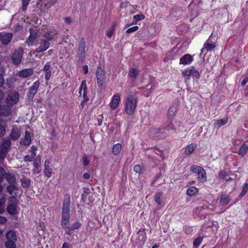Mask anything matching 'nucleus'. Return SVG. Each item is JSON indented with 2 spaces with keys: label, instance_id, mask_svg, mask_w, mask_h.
<instances>
[{
  "label": "nucleus",
  "instance_id": "nucleus-1",
  "mask_svg": "<svg viewBox=\"0 0 248 248\" xmlns=\"http://www.w3.org/2000/svg\"><path fill=\"white\" fill-rule=\"evenodd\" d=\"M125 102V111L129 115H132L135 111L138 102L136 92L128 91Z\"/></svg>",
  "mask_w": 248,
  "mask_h": 248
},
{
  "label": "nucleus",
  "instance_id": "nucleus-2",
  "mask_svg": "<svg viewBox=\"0 0 248 248\" xmlns=\"http://www.w3.org/2000/svg\"><path fill=\"white\" fill-rule=\"evenodd\" d=\"M60 33V31L53 26L45 27L43 30V37L49 41L57 39V35Z\"/></svg>",
  "mask_w": 248,
  "mask_h": 248
},
{
  "label": "nucleus",
  "instance_id": "nucleus-3",
  "mask_svg": "<svg viewBox=\"0 0 248 248\" xmlns=\"http://www.w3.org/2000/svg\"><path fill=\"white\" fill-rule=\"evenodd\" d=\"M70 196L69 194L65 195L62 202V217H70L72 211L70 210Z\"/></svg>",
  "mask_w": 248,
  "mask_h": 248
},
{
  "label": "nucleus",
  "instance_id": "nucleus-4",
  "mask_svg": "<svg viewBox=\"0 0 248 248\" xmlns=\"http://www.w3.org/2000/svg\"><path fill=\"white\" fill-rule=\"evenodd\" d=\"M23 50L21 47L15 49L11 54V60L15 65H19L23 58Z\"/></svg>",
  "mask_w": 248,
  "mask_h": 248
},
{
  "label": "nucleus",
  "instance_id": "nucleus-5",
  "mask_svg": "<svg viewBox=\"0 0 248 248\" xmlns=\"http://www.w3.org/2000/svg\"><path fill=\"white\" fill-rule=\"evenodd\" d=\"M96 77L98 87L101 88H104L106 86V76L105 71L102 67H99L97 69Z\"/></svg>",
  "mask_w": 248,
  "mask_h": 248
},
{
  "label": "nucleus",
  "instance_id": "nucleus-6",
  "mask_svg": "<svg viewBox=\"0 0 248 248\" xmlns=\"http://www.w3.org/2000/svg\"><path fill=\"white\" fill-rule=\"evenodd\" d=\"M182 75L186 81L189 79L190 76L195 78L197 79H198L200 76L199 72L193 66L184 70Z\"/></svg>",
  "mask_w": 248,
  "mask_h": 248
},
{
  "label": "nucleus",
  "instance_id": "nucleus-7",
  "mask_svg": "<svg viewBox=\"0 0 248 248\" xmlns=\"http://www.w3.org/2000/svg\"><path fill=\"white\" fill-rule=\"evenodd\" d=\"M86 42L84 38H81L78 43V55L79 60L83 61L85 58Z\"/></svg>",
  "mask_w": 248,
  "mask_h": 248
},
{
  "label": "nucleus",
  "instance_id": "nucleus-8",
  "mask_svg": "<svg viewBox=\"0 0 248 248\" xmlns=\"http://www.w3.org/2000/svg\"><path fill=\"white\" fill-rule=\"evenodd\" d=\"M49 40L45 38H42L39 42L40 46L35 49L36 53H41L46 50L50 46V43Z\"/></svg>",
  "mask_w": 248,
  "mask_h": 248
},
{
  "label": "nucleus",
  "instance_id": "nucleus-9",
  "mask_svg": "<svg viewBox=\"0 0 248 248\" xmlns=\"http://www.w3.org/2000/svg\"><path fill=\"white\" fill-rule=\"evenodd\" d=\"M40 84V82L37 80L33 83L32 86L29 88V92L27 94L29 99L32 100L33 99L35 94L38 91Z\"/></svg>",
  "mask_w": 248,
  "mask_h": 248
},
{
  "label": "nucleus",
  "instance_id": "nucleus-10",
  "mask_svg": "<svg viewBox=\"0 0 248 248\" xmlns=\"http://www.w3.org/2000/svg\"><path fill=\"white\" fill-rule=\"evenodd\" d=\"M146 240V234L144 230H140L137 233L136 243L139 246H142Z\"/></svg>",
  "mask_w": 248,
  "mask_h": 248
},
{
  "label": "nucleus",
  "instance_id": "nucleus-11",
  "mask_svg": "<svg viewBox=\"0 0 248 248\" xmlns=\"http://www.w3.org/2000/svg\"><path fill=\"white\" fill-rule=\"evenodd\" d=\"M19 93L16 92L11 93L6 98V103L11 106L16 104L19 99Z\"/></svg>",
  "mask_w": 248,
  "mask_h": 248
},
{
  "label": "nucleus",
  "instance_id": "nucleus-12",
  "mask_svg": "<svg viewBox=\"0 0 248 248\" xmlns=\"http://www.w3.org/2000/svg\"><path fill=\"white\" fill-rule=\"evenodd\" d=\"M13 37V34L10 32H0V42L4 45H8Z\"/></svg>",
  "mask_w": 248,
  "mask_h": 248
},
{
  "label": "nucleus",
  "instance_id": "nucleus-13",
  "mask_svg": "<svg viewBox=\"0 0 248 248\" xmlns=\"http://www.w3.org/2000/svg\"><path fill=\"white\" fill-rule=\"evenodd\" d=\"M29 31L30 34L27 40V43L29 46H31L32 45L33 42L38 37V34L37 31L32 28H30L29 29Z\"/></svg>",
  "mask_w": 248,
  "mask_h": 248
},
{
  "label": "nucleus",
  "instance_id": "nucleus-14",
  "mask_svg": "<svg viewBox=\"0 0 248 248\" xmlns=\"http://www.w3.org/2000/svg\"><path fill=\"white\" fill-rule=\"evenodd\" d=\"M11 108L8 105H0V116L7 117L11 114Z\"/></svg>",
  "mask_w": 248,
  "mask_h": 248
},
{
  "label": "nucleus",
  "instance_id": "nucleus-15",
  "mask_svg": "<svg viewBox=\"0 0 248 248\" xmlns=\"http://www.w3.org/2000/svg\"><path fill=\"white\" fill-rule=\"evenodd\" d=\"M16 184L9 185L6 187V192L10 195H17L19 188L16 186Z\"/></svg>",
  "mask_w": 248,
  "mask_h": 248
},
{
  "label": "nucleus",
  "instance_id": "nucleus-16",
  "mask_svg": "<svg viewBox=\"0 0 248 248\" xmlns=\"http://www.w3.org/2000/svg\"><path fill=\"white\" fill-rule=\"evenodd\" d=\"M21 136V131L16 126H13L10 135V138L14 140L19 139Z\"/></svg>",
  "mask_w": 248,
  "mask_h": 248
},
{
  "label": "nucleus",
  "instance_id": "nucleus-17",
  "mask_svg": "<svg viewBox=\"0 0 248 248\" xmlns=\"http://www.w3.org/2000/svg\"><path fill=\"white\" fill-rule=\"evenodd\" d=\"M83 90V101L87 102L89 101V98L87 95V86H86V82L85 80H83L80 84V91L79 93L80 94H81V92Z\"/></svg>",
  "mask_w": 248,
  "mask_h": 248
},
{
  "label": "nucleus",
  "instance_id": "nucleus-18",
  "mask_svg": "<svg viewBox=\"0 0 248 248\" xmlns=\"http://www.w3.org/2000/svg\"><path fill=\"white\" fill-rule=\"evenodd\" d=\"M33 74V70L31 68L24 69L18 72V75L19 77L23 78H27Z\"/></svg>",
  "mask_w": 248,
  "mask_h": 248
},
{
  "label": "nucleus",
  "instance_id": "nucleus-19",
  "mask_svg": "<svg viewBox=\"0 0 248 248\" xmlns=\"http://www.w3.org/2000/svg\"><path fill=\"white\" fill-rule=\"evenodd\" d=\"M193 60V57L190 54H186L180 58V63L184 65L189 64Z\"/></svg>",
  "mask_w": 248,
  "mask_h": 248
},
{
  "label": "nucleus",
  "instance_id": "nucleus-20",
  "mask_svg": "<svg viewBox=\"0 0 248 248\" xmlns=\"http://www.w3.org/2000/svg\"><path fill=\"white\" fill-rule=\"evenodd\" d=\"M7 211L10 215H16L18 213L17 204L15 203L9 204L7 207Z\"/></svg>",
  "mask_w": 248,
  "mask_h": 248
},
{
  "label": "nucleus",
  "instance_id": "nucleus-21",
  "mask_svg": "<svg viewBox=\"0 0 248 248\" xmlns=\"http://www.w3.org/2000/svg\"><path fill=\"white\" fill-rule=\"evenodd\" d=\"M120 100V95L119 93L115 94L113 98L111 100V101L110 103V108L112 109H115L119 103Z\"/></svg>",
  "mask_w": 248,
  "mask_h": 248
},
{
  "label": "nucleus",
  "instance_id": "nucleus-22",
  "mask_svg": "<svg viewBox=\"0 0 248 248\" xmlns=\"http://www.w3.org/2000/svg\"><path fill=\"white\" fill-rule=\"evenodd\" d=\"M21 144L25 146H29L31 143L30 133L26 131L25 133V137L20 141Z\"/></svg>",
  "mask_w": 248,
  "mask_h": 248
},
{
  "label": "nucleus",
  "instance_id": "nucleus-23",
  "mask_svg": "<svg viewBox=\"0 0 248 248\" xmlns=\"http://www.w3.org/2000/svg\"><path fill=\"white\" fill-rule=\"evenodd\" d=\"M162 197L163 193L162 192L155 193L154 196V201L157 205L162 206L164 204Z\"/></svg>",
  "mask_w": 248,
  "mask_h": 248
},
{
  "label": "nucleus",
  "instance_id": "nucleus-24",
  "mask_svg": "<svg viewBox=\"0 0 248 248\" xmlns=\"http://www.w3.org/2000/svg\"><path fill=\"white\" fill-rule=\"evenodd\" d=\"M50 161L48 160L45 161V169L44 170V175L47 178L51 177L52 173V169L50 167Z\"/></svg>",
  "mask_w": 248,
  "mask_h": 248
},
{
  "label": "nucleus",
  "instance_id": "nucleus-25",
  "mask_svg": "<svg viewBox=\"0 0 248 248\" xmlns=\"http://www.w3.org/2000/svg\"><path fill=\"white\" fill-rule=\"evenodd\" d=\"M5 178L9 185L16 184V179L14 173L7 172L5 176Z\"/></svg>",
  "mask_w": 248,
  "mask_h": 248
},
{
  "label": "nucleus",
  "instance_id": "nucleus-26",
  "mask_svg": "<svg viewBox=\"0 0 248 248\" xmlns=\"http://www.w3.org/2000/svg\"><path fill=\"white\" fill-rule=\"evenodd\" d=\"M210 38H209L206 43L204 44V47L201 49V53H203L205 50L206 53L209 51L213 49L216 46L214 43H210L209 42Z\"/></svg>",
  "mask_w": 248,
  "mask_h": 248
},
{
  "label": "nucleus",
  "instance_id": "nucleus-27",
  "mask_svg": "<svg viewBox=\"0 0 248 248\" xmlns=\"http://www.w3.org/2000/svg\"><path fill=\"white\" fill-rule=\"evenodd\" d=\"M6 241H15L17 240L16 232L14 231L10 230L6 234Z\"/></svg>",
  "mask_w": 248,
  "mask_h": 248
},
{
  "label": "nucleus",
  "instance_id": "nucleus-28",
  "mask_svg": "<svg viewBox=\"0 0 248 248\" xmlns=\"http://www.w3.org/2000/svg\"><path fill=\"white\" fill-rule=\"evenodd\" d=\"M155 87V84L154 83H149L147 85L146 90L143 92V94L146 97H148Z\"/></svg>",
  "mask_w": 248,
  "mask_h": 248
},
{
  "label": "nucleus",
  "instance_id": "nucleus-29",
  "mask_svg": "<svg viewBox=\"0 0 248 248\" xmlns=\"http://www.w3.org/2000/svg\"><path fill=\"white\" fill-rule=\"evenodd\" d=\"M198 180L201 182H204L206 181V173L205 170L203 168H202L201 170L198 173Z\"/></svg>",
  "mask_w": 248,
  "mask_h": 248
},
{
  "label": "nucleus",
  "instance_id": "nucleus-30",
  "mask_svg": "<svg viewBox=\"0 0 248 248\" xmlns=\"http://www.w3.org/2000/svg\"><path fill=\"white\" fill-rule=\"evenodd\" d=\"M231 201V199L228 195L222 194L220 196L219 203L221 205L227 204Z\"/></svg>",
  "mask_w": 248,
  "mask_h": 248
},
{
  "label": "nucleus",
  "instance_id": "nucleus-31",
  "mask_svg": "<svg viewBox=\"0 0 248 248\" xmlns=\"http://www.w3.org/2000/svg\"><path fill=\"white\" fill-rule=\"evenodd\" d=\"M227 119H223L216 120L214 124L215 128L219 129L221 126L226 124L227 123Z\"/></svg>",
  "mask_w": 248,
  "mask_h": 248
},
{
  "label": "nucleus",
  "instance_id": "nucleus-32",
  "mask_svg": "<svg viewBox=\"0 0 248 248\" xmlns=\"http://www.w3.org/2000/svg\"><path fill=\"white\" fill-rule=\"evenodd\" d=\"M21 186L23 188H29L31 186V180L23 177L20 179Z\"/></svg>",
  "mask_w": 248,
  "mask_h": 248
},
{
  "label": "nucleus",
  "instance_id": "nucleus-33",
  "mask_svg": "<svg viewBox=\"0 0 248 248\" xmlns=\"http://www.w3.org/2000/svg\"><path fill=\"white\" fill-rule=\"evenodd\" d=\"M196 148V145L191 143L187 146L186 148L185 153L187 155H189L192 153L194 149Z\"/></svg>",
  "mask_w": 248,
  "mask_h": 248
},
{
  "label": "nucleus",
  "instance_id": "nucleus-34",
  "mask_svg": "<svg viewBox=\"0 0 248 248\" xmlns=\"http://www.w3.org/2000/svg\"><path fill=\"white\" fill-rule=\"evenodd\" d=\"M122 145L120 143L115 144L112 148V151L113 154L115 155H119L122 150Z\"/></svg>",
  "mask_w": 248,
  "mask_h": 248
},
{
  "label": "nucleus",
  "instance_id": "nucleus-35",
  "mask_svg": "<svg viewBox=\"0 0 248 248\" xmlns=\"http://www.w3.org/2000/svg\"><path fill=\"white\" fill-rule=\"evenodd\" d=\"M248 150V143H247L246 142H244L241 148L240 149L238 154L239 155L243 156L246 153H247Z\"/></svg>",
  "mask_w": 248,
  "mask_h": 248
},
{
  "label": "nucleus",
  "instance_id": "nucleus-36",
  "mask_svg": "<svg viewBox=\"0 0 248 248\" xmlns=\"http://www.w3.org/2000/svg\"><path fill=\"white\" fill-rule=\"evenodd\" d=\"M139 72L135 68H131L128 73V76L131 78L136 79L139 76Z\"/></svg>",
  "mask_w": 248,
  "mask_h": 248
},
{
  "label": "nucleus",
  "instance_id": "nucleus-37",
  "mask_svg": "<svg viewBox=\"0 0 248 248\" xmlns=\"http://www.w3.org/2000/svg\"><path fill=\"white\" fill-rule=\"evenodd\" d=\"M58 0H40L41 2L46 7L50 8L54 4L57 3Z\"/></svg>",
  "mask_w": 248,
  "mask_h": 248
},
{
  "label": "nucleus",
  "instance_id": "nucleus-38",
  "mask_svg": "<svg viewBox=\"0 0 248 248\" xmlns=\"http://www.w3.org/2000/svg\"><path fill=\"white\" fill-rule=\"evenodd\" d=\"M11 146V140L10 139H6L2 142V143L1 144V148L9 151Z\"/></svg>",
  "mask_w": 248,
  "mask_h": 248
},
{
  "label": "nucleus",
  "instance_id": "nucleus-39",
  "mask_svg": "<svg viewBox=\"0 0 248 248\" xmlns=\"http://www.w3.org/2000/svg\"><path fill=\"white\" fill-rule=\"evenodd\" d=\"M166 129L167 128L165 127L158 130V131L156 132L155 137L159 139L164 138L166 137L165 132L166 130Z\"/></svg>",
  "mask_w": 248,
  "mask_h": 248
},
{
  "label": "nucleus",
  "instance_id": "nucleus-40",
  "mask_svg": "<svg viewBox=\"0 0 248 248\" xmlns=\"http://www.w3.org/2000/svg\"><path fill=\"white\" fill-rule=\"evenodd\" d=\"M198 191V189L195 186H191L186 191V194L188 196H193Z\"/></svg>",
  "mask_w": 248,
  "mask_h": 248
},
{
  "label": "nucleus",
  "instance_id": "nucleus-41",
  "mask_svg": "<svg viewBox=\"0 0 248 248\" xmlns=\"http://www.w3.org/2000/svg\"><path fill=\"white\" fill-rule=\"evenodd\" d=\"M116 23L114 22L110 29L107 32V35L108 38H111L114 33Z\"/></svg>",
  "mask_w": 248,
  "mask_h": 248
},
{
  "label": "nucleus",
  "instance_id": "nucleus-42",
  "mask_svg": "<svg viewBox=\"0 0 248 248\" xmlns=\"http://www.w3.org/2000/svg\"><path fill=\"white\" fill-rule=\"evenodd\" d=\"M69 218H62V226L64 228H70V225L69 223Z\"/></svg>",
  "mask_w": 248,
  "mask_h": 248
},
{
  "label": "nucleus",
  "instance_id": "nucleus-43",
  "mask_svg": "<svg viewBox=\"0 0 248 248\" xmlns=\"http://www.w3.org/2000/svg\"><path fill=\"white\" fill-rule=\"evenodd\" d=\"M15 241H6L5 246L6 248H16V245Z\"/></svg>",
  "mask_w": 248,
  "mask_h": 248
},
{
  "label": "nucleus",
  "instance_id": "nucleus-44",
  "mask_svg": "<svg viewBox=\"0 0 248 248\" xmlns=\"http://www.w3.org/2000/svg\"><path fill=\"white\" fill-rule=\"evenodd\" d=\"M202 168V167L199 166L192 165L190 167V170L193 173H198L201 170Z\"/></svg>",
  "mask_w": 248,
  "mask_h": 248
},
{
  "label": "nucleus",
  "instance_id": "nucleus-45",
  "mask_svg": "<svg viewBox=\"0 0 248 248\" xmlns=\"http://www.w3.org/2000/svg\"><path fill=\"white\" fill-rule=\"evenodd\" d=\"M203 237L200 236L195 239L193 241L194 247L197 248L202 243Z\"/></svg>",
  "mask_w": 248,
  "mask_h": 248
},
{
  "label": "nucleus",
  "instance_id": "nucleus-46",
  "mask_svg": "<svg viewBox=\"0 0 248 248\" xmlns=\"http://www.w3.org/2000/svg\"><path fill=\"white\" fill-rule=\"evenodd\" d=\"M6 173L4 169L2 167H0V183L3 181Z\"/></svg>",
  "mask_w": 248,
  "mask_h": 248
},
{
  "label": "nucleus",
  "instance_id": "nucleus-47",
  "mask_svg": "<svg viewBox=\"0 0 248 248\" xmlns=\"http://www.w3.org/2000/svg\"><path fill=\"white\" fill-rule=\"evenodd\" d=\"M248 183H246L244 185L242 191L239 196V197L242 198V197H243L246 194L247 192L248 191Z\"/></svg>",
  "mask_w": 248,
  "mask_h": 248
},
{
  "label": "nucleus",
  "instance_id": "nucleus-48",
  "mask_svg": "<svg viewBox=\"0 0 248 248\" xmlns=\"http://www.w3.org/2000/svg\"><path fill=\"white\" fill-rule=\"evenodd\" d=\"M8 150L1 148L0 150V158L3 159L6 156Z\"/></svg>",
  "mask_w": 248,
  "mask_h": 248
},
{
  "label": "nucleus",
  "instance_id": "nucleus-49",
  "mask_svg": "<svg viewBox=\"0 0 248 248\" xmlns=\"http://www.w3.org/2000/svg\"><path fill=\"white\" fill-rule=\"evenodd\" d=\"M5 198L0 199V214H2L4 211V204L5 203Z\"/></svg>",
  "mask_w": 248,
  "mask_h": 248
},
{
  "label": "nucleus",
  "instance_id": "nucleus-50",
  "mask_svg": "<svg viewBox=\"0 0 248 248\" xmlns=\"http://www.w3.org/2000/svg\"><path fill=\"white\" fill-rule=\"evenodd\" d=\"M22 3V10L23 11L26 10L29 3L31 0H21Z\"/></svg>",
  "mask_w": 248,
  "mask_h": 248
},
{
  "label": "nucleus",
  "instance_id": "nucleus-51",
  "mask_svg": "<svg viewBox=\"0 0 248 248\" xmlns=\"http://www.w3.org/2000/svg\"><path fill=\"white\" fill-rule=\"evenodd\" d=\"M51 68V63L50 62H47L46 64L44 65L43 70L45 72H47V71H51L50 70Z\"/></svg>",
  "mask_w": 248,
  "mask_h": 248
},
{
  "label": "nucleus",
  "instance_id": "nucleus-52",
  "mask_svg": "<svg viewBox=\"0 0 248 248\" xmlns=\"http://www.w3.org/2000/svg\"><path fill=\"white\" fill-rule=\"evenodd\" d=\"M89 195V192L87 190L84 191L83 194L81 195V200L84 203H86L87 202V198Z\"/></svg>",
  "mask_w": 248,
  "mask_h": 248
},
{
  "label": "nucleus",
  "instance_id": "nucleus-53",
  "mask_svg": "<svg viewBox=\"0 0 248 248\" xmlns=\"http://www.w3.org/2000/svg\"><path fill=\"white\" fill-rule=\"evenodd\" d=\"M139 29V27L138 26H133L132 27H131L129 29H128L126 31V33L129 34L130 33H132L133 32L136 31Z\"/></svg>",
  "mask_w": 248,
  "mask_h": 248
},
{
  "label": "nucleus",
  "instance_id": "nucleus-54",
  "mask_svg": "<svg viewBox=\"0 0 248 248\" xmlns=\"http://www.w3.org/2000/svg\"><path fill=\"white\" fill-rule=\"evenodd\" d=\"M17 195H11V197L9 198V202L11 203L16 204L17 200L16 198Z\"/></svg>",
  "mask_w": 248,
  "mask_h": 248
},
{
  "label": "nucleus",
  "instance_id": "nucleus-55",
  "mask_svg": "<svg viewBox=\"0 0 248 248\" xmlns=\"http://www.w3.org/2000/svg\"><path fill=\"white\" fill-rule=\"evenodd\" d=\"M145 16L142 14L137 15L134 16V18L136 20V21L143 20Z\"/></svg>",
  "mask_w": 248,
  "mask_h": 248
},
{
  "label": "nucleus",
  "instance_id": "nucleus-56",
  "mask_svg": "<svg viewBox=\"0 0 248 248\" xmlns=\"http://www.w3.org/2000/svg\"><path fill=\"white\" fill-rule=\"evenodd\" d=\"M34 158L31 155H27L24 157L23 160L24 162H31Z\"/></svg>",
  "mask_w": 248,
  "mask_h": 248
},
{
  "label": "nucleus",
  "instance_id": "nucleus-57",
  "mask_svg": "<svg viewBox=\"0 0 248 248\" xmlns=\"http://www.w3.org/2000/svg\"><path fill=\"white\" fill-rule=\"evenodd\" d=\"M134 170L137 173H142V169L140 165H135L134 167Z\"/></svg>",
  "mask_w": 248,
  "mask_h": 248
},
{
  "label": "nucleus",
  "instance_id": "nucleus-58",
  "mask_svg": "<svg viewBox=\"0 0 248 248\" xmlns=\"http://www.w3.org/2000/svg\"><path fill=\"white\" fill-rule=\"evenodd\" d=\"M37 148L36 146H31V155L33 157H35V156H36L35 152L37 150Z\"/></svg>",
  "mask_w": 248,
  "mask_h": 248
},
{
  "label": "nucleus",
  "instance_id": "nucleus-59",
  "mask_svg": "<svg viewBox=\"0 0 248 248\" xmlns=\"http://www.w3.org/2000/svg\"><path fill=\"white\" fill-rule=\"evenodd\" d=\"M94 200V199L93 198V195H90L89 193V195L88 196V201L87 200L86 204L89 205L90 203L93 202Z\"/></svg>",
  "mask_w": 248,
  "mask_h": 248
},
{
  "label": "nucleus",
  "instance_id": "nucleus-60",
  "mask_svg": "<svg viewBox=\"0 0 248 248\" xmlns=\"http://www.w3.org/2000/svg\"><path fill=\"white\" fill-rule=\"evenodd\" d=\"M33 165L35 168V169L34 170V171L36 173H39L41 170L40 166L37 163H36L35 162L33 163Z\"/></svg>",
  "mask_w": 248,
  "mask_h": 248
},
{
  "label": "nucleus",
  "instance_id": "nucleus-61",
  "mask_svg": "<svg viewBox=\"0 0 248 248\" xmlns=\"http://www.w3.org/2000/svg\"><path fill=\"white\" fill-rule=\"evenodd\" d=\"M80 224L79 222H77L74 223L72 226H70L69 229L71 230L78 229L80 227Z\"/></svg>",
  "mask_w": 248,
  "mask_h": 248
},
{
  "label": "nucleus",
  "instance_id": "nucleus-62",
  "mask_svg": "<svg viewBox=\"0 0 248 248\" xmlns=\"http://www.w3.org/2000/svg\"><path fill=\"white\" fill-rule=\"evenodd\" d=\"M6 130L4 126L0 124V137L5 134Z\"/></svg>",
  "mask_w": 248,
  "mask_h": 248
},
{
  "label": "nucleus",
  "instance_id": "nucleus-63",
  "mask_svg": "<svg viewBox=\"0 0 248 248\" xmlns=\"http://www.w3.org/2000/svg\"><path fill=\"white\" fill-rule=\"evenodd\" d=\"M226 175L227 174L225 170H221L219 173V179H223L225 178Z\"/></svg>",
  "mask_w": 248,
  "mask_h": 248
},
{
  "label": "nucleus",
  "instance_id": "nucleus-64",
  "mask_svg": "<svg viewBox=\"0 0 248 248\" xmlns=\"http://www.w3.org/2000/svg\"><path fill=\"white\" fill-rule=\"evenodd\" d=\"M51 75H52V72L51 71H47V72H46V74H45V79L46 80H48L50 78V77L51 76Z\"/></svg>",
  "mask_w": 248,
  "mask_h": 248
}]
</instances>
